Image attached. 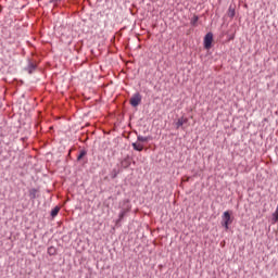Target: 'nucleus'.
Wrapping results in <instances>:
<instances>
[{
  "label": "nucleus",
  "mask_w": 278,
  "mask_h": 278,
  "mask_svg": "<svg viewBox=\"0 0 278 278\" xmlns=\"http://www.w3.org/2000/svg\"><path fill=\"white\" fill-rule=\"evenodd\" d=\"M138 142H149V137L138 136L137 137Z\"/></svg>",
  "instance_id": "1a4fd4ad"
},
{
  "label": "nucleus",
  "mask_w": 278,
  "mask_h": 278,
  "mask_svg": "<svg viewBox=\"0 0 278 278\" xmlns=\"http://www.w3.org/2000/svg\"><path fill=\"white\" fill-rule=\"evenodd\" d=\"M212 42H214V35L212 33H207L204 37V48L212 49Z\"/></svg>",
  "instance_id": "f03ea898"
},
{
  "label": "nucleus",
  "mask_w": 278,
  "mask_h": 278,
  "mask_svg": "<svg viewBox=\"0 0 278 278\" xmlns=\"http://www.w3.org/2000/svg\"><path fill=\"white\" fill-rule=\"evenodd\" d=\"M197 23H199V16L194 15L191 20V25H193L195 27Z\"/></svg>",
  "instance_id": "f8f14e48"
},
{
  "label": "nucleus",
  "mask_w": 278,
  "mask_h": 278,
  "mask_svg": "<svg viewBox=\"0 0 278 278\" xmlns=\"http://www.w3.org/2000/svg\"><path fill=\"white\" fill-rule=\"evenodd\" d=\"M231 225V214H229V211L224 212L223 215V227H225V229H229V226Z\"/></svg>",
  "instance_id": "f257e3e1"
},
{
  "label": "nucleus",
  "mask_w": 278,
  "mask_h": 278,
  "mask_svg": "<svg viewBox=\"0 0 278 278\" xmlns=\"http://www.w3.org/2000/svg\"><path fill=\"white\" fill-rule=\"evenodd\" d=\"M60 214V206H55L52 211H51V216L52 218H55V216Z\"/></svg>",
  "instance_id": "0eeeda50"
},
{
  "label": "nucleus",
  "mask_w": 278,
  "mask_h": 278,
  "mask_svg": "<svg viewBox=\"0 0 278 278\" xmlns=\"http://www.w3.org/2000/svg\"><path fill=\"white\" fill-rule=\"evenodd\" d=\"M86 155V151H81L80 154L78 155V160H81Z\"/></svg>",
  "instance_id": "4468645a"
},
{
  "label": "nucleus",
  "mask_w": 278,
  "mask_h": 278,
  "mask_svg": "<svg viewBox=\"0 0 278 278\" xmlns=\"http://www.w3.org/2000/svg\"><path fill=\"white\" fill-rule=\"evenodd\" d=\"M142 103V96L140 93H135L131 98H130V105L132 108H138V104Z\"/></svg>",
  "instance_id": "7ed1b4c3"
},
{
  "label": "nucleus",
  "mask_w": 278,
  "mask_h": 278,
  "mask_svg": "<svg viewBox=\"0 0 278 278\" xmlns=\"http://www.w3.org/2000/svg\"><path fill=\"white\" fill-rule=\"evenodd\" d=\"M228 16H230V18H233V16H236V9H232L231 7L228 10Z\"/></svg>",
  "instance_id": "9b49d317"
},
{
  "label": "nucleus",
  "mask_w": 278,
  "mask_h": 278,
  "mask_svg": "<svg viewBox=\"0 0 278 278\" xmlns=\"http://www.w3.org/2000/svg\"><path fill=\"white\" fill-rule=\"evenodd\" d=\"M273 220L274 223H278V204L276 211L273 213Z\"/></svg>",
  "instance_id": "9d476101"
},
{
  "label": "nucleus",
  "mask_w": 278,
  "mask_h": 278,
  "mask_svg": "<svg viewBox=\"0 0 278 278\" xmlns=\"http://www.w3.org/2000/svg\"><path fill=\"white\" fill-rule=\"evenodd\" d=\"M132 148L135 151H143L144 150V144H142L140 141L134 142Z\"/></svg>",
  "instance_id": "39448f33"
},
{
  "label": "nucleus",
  "mask_w": 278,
  "mask_h": 278,
  "mask_svg": "<svg viewBox=\"0 0 278 278\" xmlns=\"http://www.w3.org/2000/svg\"><path fill=\"white\" fill-rule=\"evenodd\" d=\"M48 253H49V255H55V249L54 248H49Z\"/></svg>",
  "instance_id": "ddd939ff"
},
{
  "label": "nucleus",
  "mask_w": 278,
  "mask_h": 278,
  "mask_svg": "<svg viewBox=\"0 0 278 278\" xmlns=\"http://www.w3.org/2000/svg\"><path fill=\"white\" fill-rule=\"evenodd\" d=\"M186 123H188L187 117L178 118V121L176 122V129H179V127H184V125H186Z\"/></svg>",
  "instance_id": "20e7f679"
},
{
  "label": "nucleus",
  "mask_w": 278,
  "mask_h": 278,
  "mask_svg": "<svg viewBox=\"0 0 278 278\" xmlns=\"http://www.w3.org/2000/svg\"><path fill=\"white\" fill-rule=\"evenodd\" d=\"M127 212H129L128 210H123L121 211L119 215H118V220L117 223H121V220H123V218H125V215L127 214Z\"/></svg>",
  "instance_id": "423d86ee"
},
{
  "label": "nucleus",
  "mask_w": 278,
  "mask_h": 278,
  "mask_svg": "<svg viewBox=\"0 0 278 278\" xmlns=\"http://www.w3.org/2000/svg\"><path fill=\"white\" fill-rule=\"evenodd\" d=\"M37 194H38V190L37 189H30L29 190L30 199H36Z\"/></svg>",
  "instance_id": "6e6552de"
}]
</instances>
